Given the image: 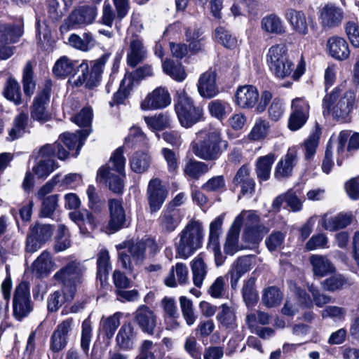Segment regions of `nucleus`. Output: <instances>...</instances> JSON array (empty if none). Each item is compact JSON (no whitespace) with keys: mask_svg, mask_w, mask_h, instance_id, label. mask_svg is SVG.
I'll use <instances>...</instances> for the list:
<instances>
[{"mask_svg":"<svg viewBox=\"0 0 359 359\" xmlns=\"http://www.w3.org/2000/svg\"><path fill=\"white\" fill-rule=\"evenodd\" d=\"M342 85L335 87L323 99L324 116H331L333 119L344 121L356 107L355 94L351 90L343 92Z\"/></svg>","mask_w":359,"mask_h":359,"instance_id":"f257e3e1","label":"nucleus"},{"mask_svg":"<svg viewBox=\"0 0 359 359\" xmlns=\"http://www.w3.org/2000/svg\"><path fill=\"white\" fill-rule=\"evenodd\" d=\"M126 158L123 149L120 147L111 154L109 162L99 169L97 180L103 182L115 194H122L124 184Z\"/></svg>","mask_w":359,"mask_h":359,"instance_id":"f03ea898","label":"nucleus"},{"mask_svg":"<svg viewBox=\"0 0 359 359\" xmlns=\"http://www.w3.org/2000/svg\"><path fill=\"white\" fill-rule=\"evenodd\" d=\"M204 231L202 223L191 220L178 234L176 257L187 259L202 247Z\"/></svg>","mask_w":359,"mask_h":359,"instance_id":"7ed1b4c3","label":"nucleus"},{"mask_svg":"<svg viewBox=\"0 0 359 359\" xmlns=\"http://www.w3.org/2000/svg\"><path fill=\"white\" fill-rule=\"evenodd\" d=\"M229 143L222 138L218 129L209 130L198 142L192 144L193 153L205 161H215L228 148Z\"/></svg>","mask_w":359,"mask_h":359,"instance_id":"20e7f679","label":"nucleus"},{"mask_svg":"<svg viewBox=\"0 0 359 359\" xmlns=\"http://www.w3.org/2000/svg\"><path fill=\"white\" fill-rule=\"evenodd\" d=\"M86 267L78 260L67 263L57 271L53 278L62 285V288L70 292L69 298L74 299L77 287L82 284Z\"/></svg>","mask_w":359,"mask_h":359,"instance_id":"39448f33","label":"nucleus"},{"mask_svg":"<svg viewBox=\"0 0 359 359\" xmlns=\"http://www.w3.org/2000/svg\"><path fill=\"white\" fill-rule=\"evenodd\" d=\"M111 56V53H104L95 60L90 61V69L87 62L83 61L78 65V75L74 79L73 85L79 87L85 84L86 88L91 89L99 85L102 79V74L104 66Z\"/></svg>","mask_w":359,"mask_h":359,"instance_id":"423d86ee","label":"nucleus"},{"mask_svg":"<svg viewBox=\"0 0 359 359\" xmlns=\"http://www.w3.org/2000/svg\"><path fill=\"white\" fill-rule=\"evenodd\" d=\"M259 94L257 89L252 85L239 86L235 93V103L241 109H250L256 107L257 113L265 111L272 99V94L269 90L262 93L259 102Z\"/></svg>","mask_w":359,"mask_h":359,"instance_id":"0eeeda50","label":"nucleus"},{"mask_svg":"<svg viewBox=\"0 0 359 359\" xmlns=\"http://www.w3.org/2000/svg\"><path fill=\"white\" fill-rule=\"evenodd\" d=\"M175 109L180 124L184 128L191 127L203 116V109L196 106L184 90L177 92Z\"/></svg>","mask_w":359,"mask_h":359,"instance_id":"6e6552de","label":"nucleus"},{"mask_svg":"<svg viewBox=\"0 0 359 359\" xmlns=\"http://www.w3.org/2000/svg\"><path fill=\"white\" fill-rule=\"evenodd\" d=\"M266 61L270 70L279 79L289 76L293 69V62L287 55V49L283 44L272 46L268 51Z\"/></svg>","mask_w":359,"mask_h":359,"instance_id":"1a4fd4ad","label":"nucleus"},{"mask_svg":"<svg viewBox=\"0 0 359 359\" xmlns=\"http://www.w3.org/2000/svg\"><path fill=\"white\" fill-rule=\"evenodd\" d=\"M34 309L31 300L29 283L25 281L15 287L13 299V312L15 318L21 321L28 316Z\"/></svg>","mask_w":359,"mask_h":359,"instance_id":"9d476101","label":"nucleus"},{"mask_svg":"<svg viewBox=\"0 0 359 359\" xmlns=\"http://www.w3.org/2000/svg\"><path fill=\"white\" fill-rule=\"evenodd\" d=\"M97 14V9L95 6H80L72 11L60 29H79L90 25L95 21Z\"/></svg>","mask_w":359,"mask_h":359,"instance_id":"9b49d317","label":"nucleus"},{"mask_svg":"<svg viewBox=\"0 0 359 359\" xmlns=\"http://www.w3.org/2000/svg\"><path fill=\"white\" fill-rule=\"evenodd\" d=\"M115 10L107 1L102 6V17L100 22L108 27H111L114 22L120 23L125 18L130 8V0H112Z\"/></svg>","mask_w":359,"mask_h":359,"instance_id":"f8f14e48","label":"nucleus"},{"mask_svg":"<svg viewBox=\"0 0 359 359\" xmlns=\"http://www.w3.org/2000/svg\"><path fill=\"white\" fill-rule=\"evenodd\" d=\"M22 34L20 27L0 22V60H7L14 54L15 47L11 44L16 43Z\"/></svg>","mask_w":359,"mask_h":359,"instance_id":"ddd939ff","label":"nucleus"},{"mask_svg":"<svg viewBox=\"0 0 359 359\" xmlns=\"http://www.w3.org/2000/svg\"><path fill=\"white\" fill-rule=\"evenodd\" d=\"M241 214H243V219L245 217L243 241L252 244L259 243L263 238L265 227L259 224V216L253 211L242 212Z\"/></svg>","mask_w":359,"mask_h":359,"instance_id":"4468645a","label":"nucleus"},{"mask_svg":"<svg viewBox=\"0 0 359 359\" xmlns=\"http://www.w3.org/2000/svg\"><path fill=\"white\" fill-rule=\"evenodd\" d=\"M168 194L166 187L158 178L151 179L147 189V198L151 213L158 212L165 201Z\"/></svg>","mask_w":359,"mask_h":359,"instance_id":"2eb2a0df","label":"nucleus"},{"mask_svg":"<svg viewBox=\"0 0 359 359\" xmlns=\"http://www.w3.org/2000/svg\"><path fill=\"white\" fill-rule=\"evenodd\" d=\"M133 321L144 333L153 335L157 325V316L149 306L141 305L133 313Z\"/></svg>","mask_w":359,"mask_h":359,"instance_id":"dca6fc26","label":"nucleus"},{"mask_svg":"<svg viewBox=\"0 0 359 359\" xmlns=\"http://www.w3.org/2000/svg\"><path fill=\"white\" fill-rule=\"evenodd\" d=\"M344 17L343 9L334 4L328 3L320 10L319 20L321 26L325 29L339 26Z\"/></svg>","mask_w":359,"mask_h":359,"instance_id":"f3484780","label":"nucleus"},{"mask_svg":"<svg viewBox=\"0 0 359 359\" xmlns=\"http://www.w3.org/2000/svg\"><path fill=\"white\" fill-rule=\"evenodd\" d=\"M73 319L62 320L56 327L50 337V349L54 353L63 350L67 343L68 337L72 330Z\"/></svg>","mask_w":359,"mask_h":359,"instance_id":"a211bd4d","label":"nucleus"},{"mask_svg":"<svg viewBox=\"0 0 359 359\" xmlns=\"http://www.w3.org/2000/svg\"><path fill=\"white\" fill-rule=\"evenodd\" d=\"M171 102V97L168 90L158 87L148 94L141 103L142 109H159L168 107Z\"/></svg>","mask_w":359,"mask_h":359,"instance_id":"6ab92c4d","label":"nucleus"},{"mask_svg":"<svg viewBox=\"0 0 359 359\" xmlns=\"http://www.w3.org/2000/svg\"><path fill=\"white\" fill-rule=\"evenodd\" d=\"M109 221L108 227L113 231H117L128 226V221L122 202L117 199L109 201Z\"/></svg>","mask_w":359,"mask_h":359,"instance_id":"aec40b11","label":"nucleus"},{"mask_svg":"<svg viewBox=\"0 0 359 359\" xmlns=\"http://www.w3.org/2000/svg\"><path fill=\"white\" fill-rule=\"evenodd\" d=\"M243 222V214H240L236 217L229 228L224 244V250L226 255H233L243 249L239 245V235Z\"/></svg>","mask_w":359,"mask_h":359,"instance_id":"412c9836","label":"nucleus"},{"mask_svg":"<svg viewBox=\"0 0 359 359\" xmlns=\"http://www.w3.org/2000/svg\"><path fill=\"white\" fill-rule=\"evenodd\" d=\"M250 168L247 165H242L236 172L232 183L241 188L242 196H252L255 191V182L250 175Z\"/></svg>","mask_w":359,"mask_h":359,"instance_id":"4be33fe9","label":"nucleus"},{"mask_svg":"<svg viewBox=\"0 0 359 359\" xmlns=\"http://www.w3.org/2000/svg\"><path fill=\"white\" fill-rule=\"evenodd\" d=\"M137 331L130 322L124 323L116 337V346L123 351L134 348L137 341Z\"/></svg>","mask_w":359,"mask_h":359,"instance_id":"5701e85b","label":"nucleus"},{"mask_svg":"<svg viewBox=\"0 0 359 359\" xmlns=\"http://www.w3.org/2000/svg\"><path fill=\"white\" fill-rule=\"evenodd\" d=\"M148 248L154 252L158 250L156 243L149 238L142 239L137 242H128L126 245V250L136 264H141L145 259L146 250Z\"/></svg>","mask_w":359,"mask_h":359,"instance_id":"b1692460","label":"nucleus"},{"mask_svg":"<svg viewBox=\"0 0 359 359\" xmlns=\"http://www.w3.org/2000/svg\"><path fill=\"white\" fill-rule=\"evenodd\" d=\"M297 161V151L294 149H289L287 154L281 158L276 166L274 171L275 178L278 180H281L290 177Z\"/></svg>","mask_w":359,"mask_h":359,"instance_id":"393cba45","label":"nucleus"},{"mask_svg":"<svg viewBox=\"0 0 359 359\" xmlns=\"http://www.w3.org/2000/svg\"><path fill=\"white\" fill-rule=\"evenodd\" d=\"M182 216L180 209L165 208L161 213L158 223L160 230L163 233L173 232L181 223Z\"/></svg>","mask_w":359,"mask_h":359,"instance_id":"a878e982","label":"nucleus"},{"mask_svg":"<svg viewBox=\"0 0 359 359\" xmlns=\"http://www.w3.org/2000/svg\"><path fill=\"white\" fill-rule=\"evenodd\" d=\"M147 50L142 39L136 36L130 39L127 53L128 66L133 68L137 67L147 59Z\"/></svg>","mask_w":359,"mask_h":359,"instance_id":"bb28decb","label":"nucleus"},{"mask_svg":"<svg viewBox=\"0 0 359 359\" xmlns=\"http://www.w3.org/2000/svg\"><path fill=\"white\" fill-rule=\"evenodd\" d=\"M217 74L213 71H207L199 78L197 87L199 94L205 98H212L219 93L216 84Z\"/></svg>","mask_w":359,"mask_h":359,"instance_id":"cd10ccee","label":"nucleus"},{"mask_svg":"<svg viewBox=\"0 0 359 359\" xmlns=\"http://www.w3.org/2000/svg\"><path fill=\"white\" fill-rule=\"evenodd\" d=\"M252 259V256H241L238 257L231 264L228 274L231 277V286L232 289L236 288L240 278L251 269Z\"/></svg>","mask_w":359,"mask_h":359,"instance_id":"c85d7f7f","label":"nucleus"},{"mask_svg":"<svg viewBox=\"0 0 359 359\" xmlns=\"http://www.w3.org/2000/svg\"><path fill=\"white\" fill-rule=\"evenodd\" d=\"M285 18L290 25L292 29L297 34L305 36L309 33L306 17L302 11L289 8L285 10Z\"/></svg>","mask_w":359,"mask_h":359,"instance_id":"c756f323","label":"nucleus"},{"mask_svg":"<svg viewBox=\"0 0 359 359\" xmlns=\"http://www.w3.org/2000/svg\"><path fill=\"white\" fill-rule=\"evenodd\" d=\"M48 102L49 95L45 90L35 97L31 108V117L32 119L41 123L50 120V114L46 109Z\"/></svg>","mask_w":359,"mask_h":359,"instance_id":"7c9ffc66","label":"nucleus"},{"mask_svg":"<svg viewBox=\"0 0 359 359\" xmlns=\"http://www.w3.org/2000/svg\"><path fill=\"white\" fill-rule=\"evenodd\" d=\"M69 216L79 226L80 232L83 235L89 234L96 226L94 216L87 210L71 212Z\"/></svg>","mask_w":359,"mask_h":359,"instance_id":"2f4dec72","label":"nucleus"},{"mask_svg":"<svg viewBox=\"0 0 359 359\" xmlns=\"http://www.w3.org/2000/svg\"><path fill=\"white\" fill-rule=\"evenodd\" d=\"M327 46L329 54L336 60H344L350 55L348 45L344 38L332 36L328 39Z\"/></svg>","mask_w":359,"mask_h":359,"instance_id":"473e14b6","label":"nucleus"},{"mask_svg":"<svg viewBox=\"0 0 359 359\" xmlns=\"http://www.w3.org/2000/svg\"><path fill=\"white\" fill-rule=\"evenodd\" d=\"M184 35L185 40L189 43L187 46L191 53L196 54L203 50L205 39L201 28L187 27L185 29Z\"/></svg>","mask_w":359,"mask_h":359,"instance_id":"72a5a7b5","label":"nucleus"},{"mask_svg":"<svg viewBox=\"0 0 359 359\" xmlns=\"http://www.w3.org/2000/svg\"><path fill=\"white\" fill-rule=\"evenodd\" d=\"M89 133L88 129L78 130L76 133H65L60 136L58 141L62 142L69 150L76 149V155H78L79 151L81 149Z\"/></svg>","mask_w":359,"mask_h":359,"instance_id":"f704fd0d","label":"nucleus"},{"mask_svg":"<svg viewBox=\"0 0 359 359\" xmlns=\"http://www.w3.org/2000/svg\"><path fill=\"white\" fill-rule=\"evenodd\" d=\"M187 281L188 268L182 263H177L175 266H172L164 279L165 285L170 287H176L177 283L184 285Z\"/></svg>","mask_w":359,"mask_h":359,"instance_id":"c9c22d12","label":"nucleus"},{"mask_svg":"<svg viewBox=\"0 0 359 359\" xmlns=\"http://www.w3.org/2000/svg\"><path fill=\"white\" fill-rule=\"evenodd\" d=\"M353 215L351 212H340L330 218H323V227L328 231H334L344 229L351 224Z\"/></svg>","mask_w":359,"mask_h":359,"instance_id":"e433bc0d","label":"nucleus"},{"mask_svg":"<svg viewBox=\"0 0 359 359\" xmlns=\"http://www.w3.org/2000/svg\"><path fill=\"white\" fill-rule=\"evenodd\" d=\"M261 27L269 34L277 35L283 34L286 29L283 20L275 13L264 16L261 20Z\"/></svg>","mask_w":359,"mask_h":359,"instance_id":"4c0bfd02","label":"nucleus"},{"mask_svg":"<svg viewBox=\"0 0 359 359\" xmlns=\"http://www.w3.org/2000/svg\"><path fill=\"white\" fill-rule=\"evenodd\" d=\"M72 0H47V13L52 21L60 20L72 5Z\"/></svg>","mask_w":359,"mask_h":359,"instance_id":"58836bf2","label":"nucleus"},{"mask_svg":"<svg viewBox=\"0 0 359 359\" xmlns=\"http://www.w3.org/2000/svg\"><path fill=\"white\" fill-rule=\"evenodd\" d=\"M57 156L60 160H64L69 156V151L65 149L59 141L53 144H46L42 146L38 151V158L48 159Z\"/></svg>","mask_w":359,"mask_h":359,"instance_id":"ea45409f","label":"nucleus"},{"mask_svg":"<svg viewBox=\"0 0 359 359\" xmlns=\"http://www.w3.org/2000/svg\"><path fill=\"white\" fill-rule=\"evenodd\" d=\"M53 262L50 252L43 251L32 264V272L39 278L47 276L52 271Z\"/></svg>","mask_w":359,"mask_h":359,"instance_id":"a19ab883","label":"nucleus"},{"mask_svg":"<svg viewBox=\"0 0 359 359\" xmlns=\"http://www.w3.org/2000/svg\"><path fill=\"white\" fill-rule=\"evenodd\" d=\"M111 269L109 251L102 249L97 255V279L100 281L101 285L107 282Z\"/></svg>","mask_w":359,"mask_h":359,"instance_id":"79ce46f5","label":"nucleus"},{"mask_svg":"<svg viewBox=\"0 0 359 359\" xmlns=\"http://www.w3.org/2000/svg\"><path fill=\"white\" fill-rule=\"evenodd\" d=\"M163 72L177 82H182L187 76L184 67L181 62L166 59L162 63Z\"/></svg>","mask_w":359,"mask_h":359,"instance_id":"37998d69","label":"nucleus"},{"mask_svg":"<svg viewBox=\"0 0 359 359\" xmlns=\"http://www.w3.org/2000/svg\"><path fill=\"white\" fill-rule=\"evenodd\" d=\"M193 282L196 287H201L208 273V266L201 253L191 263Z\"/></svg>","mask_w":359,"mask_h":359,"instance_id":"c03bdc74","label":"nucleus"},{"mask_svg":"<svg viewBox=\"0 0 359 359\" xmlns=\"http://www.w3.org/2000/svg\"><path fill=\"white\" fill-rule=\"evenodd\" d=\"M309 261L315 276L323 277L334 271L333 264L326 257L313 255L310 257Z\"/></svg>","mask_w":359,"mask_h":359,"instance_id":"a18cd8bd","label":"nucleus"},{"mask_svg":"<svg viewBox=\"0 0 359 359\" xmlns=\"http://www.w3.org/2000/svg\"><path fill=\"white\" fill-rule=\"evenodd\" d=\"M276 160L273 154L259 157L256 162V174L259 181H266L269 179L273 163Z\"/></svg>","mask_w":359,"mask_h":359,"instance_id":"49530a36","label":"nucleus"},{"mask_svg":"<svg viewBox=\"0 0 359 359\" xmlns=\"http://www.w3.org/2000/svg\"><path fill=\"white\" fill-rule=\"evenodd\" d=\"M69 44L81 51H88L96 44V41L90 32H84L82 36L76 34H72L69 37Z\"/></svg>","mask_w":359,"mask_h":359,"instance_id":"de8ad7c7","label":"nucleus"},{"mask_svg":"<svg viewBox=\"0 0 359 359\" xmlns=\"http://www.w3.org/2000/svg\"><path fill=\"white\" fill-rule=\"evenodd\" d=\"M151 162V156L144 151L135 152L129 160L131 170L139 174L147 171L150 167Z\"/></svg>","mask_w":359,"mask_h":359,"instance_id":"09e8293b","label":"nucleus"},{"mask_svg":"<svg viewBox=\"0 0 359 359\" xmlns=\"http://www.w3.org/2000/svg\"><path fill=\"white\" fill-rule=\"evenodd\" d=\"M255 283L256 278L251 276L244 281L242 287L243 299L248 307L254 306L259 299L258 292L255 289Z\"/></svg>","mask_w":359,"mask_h":359,"instance_id":"8fccbe9b","label":"nucleus"},{"mask_svg":"<svg viewBox=\"0 0 359 359\" xmlns=\"http://www.w3.org/2000/svg\"><path fill=\"white\" fill-rule=\"evenodd\" d=\"M283 294L276 286H269L262 291V303L267 308L276 307L281 303Z\"/></svg>","mask_w":359,"mask_h":359,"instance_id":"3c124183","label":"nucleus"},{"mask_svg":"<svg viewBox=\"0 0 359 359\" xmlns=\"http://www.w3.org/2000/svg\"><path fill=\"white\" fill-rule=\"evenodd\" d=\"M4 95L9 101L19 105L22 103V93L19 83L13 77H9L4 86Z\"/></svg>","mask_w":359,"mask_h":359,"instance_id":"603ef678","label":"nucleus"},{"mask_svg":"<svg viewBox=\"0 0 359 359\" xmlns=\"http://www.w3.org/2000/svg\"><path fill=\"white\" fill-rule=\"evenodd\" d=\"M209 170L210 168L205 163L189 159L185 163L183 171L185 175L194 180H198L201 176L207 173Z\"/></svg>","mask_w":359,"mask_h":359,"instance_id":"864d4df0","label":"nucleus"},{"mask_svg":"<svg viewBox=\"0 0 359 359\" xmlns=\"http://www.w3.org/2000/svg\"><path fill=\"white\" fill-rule=\"evenodd\" d=\"M208 110L212 116L222 121L231 112V104L223 100H214L209 102Z\"/></svg>","mask_w":359,"mask_h":359,"instance_id":"5fc2aeb1","label":"nucleus"},{"mask_svg":"<svg viewBox=\"0 0 359 359\" xmlns=\"http://www.w3.org/2000/svg\"><path fill=\"white\" fill-rule=\"evenodd\" d=\"M69 292L57 290L50 294L47 300V308L49 312H56L65 302H70L73 299L69 298Z\"/></svg>","mask_w":359,"mask_h":359,"instance_id":"6e6d98bb","label":"nucleus"},{"mask_svg":"<svg viewBox=\"0 0 359 359\" xmlns=\"http://www.w3.org/2000/svg\"><path fill=\"white\" fill-rule=\"evenodd\" d=\"M76 67H78L76 61L72 60L67 56H62L55 62L53 72L58 77H65L69 75Z\"/></svg>","mask_w":359,"mask_h":359,"instance_id":"4d7b16f0","label":"nucleus"},{"mask_svg":"<svg viewBox=\"0 0 359 359\" xmlns=\"http://www.w3.org/2000/svg\"><path fill=\"white\" fill-rule=\"evenodd\" d=\"M22 86L24 94L30 97L34 93L36 83L34 80V72L31 62H28L23 69Z\"/></svg>","mask_w":359,"mask_h":359,"instance_id":"13d9d810","label":"nucleus"},{"mask_svg":"<svg viewBox=\"0 0 359 359\" xmlns=\"http://www.w3.org/2000/svg\"><path fill=\"white\" fill-rule=\"evenodd\" d=\"M58 167L54 159H40L32 170L38 178L46 179Z\"/></svg>","mask_w":359,"mask_h":359,"instance_id":"bf43d9fd","label":"nucleus"},{"mask_svg":"<svg viewBox=\"0 0 359 359\" xmlns=\"http://www.w3.org/2000/svg\"><path fill=\"white\" fill-rule=\"evenodd\" d=\"M54 226L36 222L30 227V233L43 243L49 241L54 231Z\"/></svg>","mask_w":359,"mask_h":359,"instance_id":"052dcab7","label":"nucleus"},{"mask_svg":"<svg viewBox=\"0 0 359 359\" xmlns=\"http://www.w3.org/2000/svg\"><path fill=\"white\" fill-rule=\"evenodd\" d=\"M28 115L25 113L18 114L14 120V126L9 131V140H14L23 135L28 123Z\"/></svg>","mask_w":359,"mask_h":359,"instance_id":"680f3d73","label":"nucleus"},{"mask_svg":"<svg viewBox=\"0 0 359 359\" xmlns=\"http://www.w3.org/2000/svg\"><path fill=\"white\" fill-rule=\"evenodd\" d=\"M71 245L69 234L67 228L64 224H60L55 237L54 250L59 252L69 248Z\"/></svg>","mask_w":359,"mask_h":359,"instance_id":"e2e57ef3","label":"nucleus"},{"mask_svg":"<svg viewBox=\"0 0 359 359\" xmlns=\"http://www.w3.org/2000/svg\"><path fill=\"white\" fill-rule=\"evenodd\" d=\"M147 126L152 130H163L170 124V118L167 114H159L153 116H144Z\"/></svg>","mask_w":359,"mask_h":359,"instance_id":"0e129e2a","label":"nucleus"},{"mask_svg":"<svg viewBox=\"0 0 359 359\" xmlns=\"http://www.w3.org/2000/svg\"><path fill=\"white\" fill-rule=\"evenodd\" d=\"M217 319L226 328H234L236 326L235 313L226 304L221 306V311L217 315Z\"/></svg>","mask_w":359,"mask_h":359,"instance_id":"69168bd1","label":"nucleus"},{"mask_svg":"<svg viewBox=\"0 0 359 359\" xmlns=\"http://www.w3.org/2000/svg\"><path fill=\"white\" fill-rule=\"evenodd\" d=\"M321 135V130L317 126L314 132L304 142L305 158L311 159L316 151L318 145L320 137Z\"/></svg>","mask_w":359,"mask_h":359,"instance_id":"338daca9","label":"nucleus"},{"mask_svg":"<svg viewBox=\"0 0 359 359\" xmlns=\"http://www.w3.org/2000/svg\"><path fill=\"white\" fill-rule=\"evenodd\" d=\"M132 86L130 79L123 78L120 83L119 89L114 94L112 100L109 102V105L114 107L123 103Z\"/></svg>","mask_w":359,"mask_h":359,"instance_id":"774afa93","label":"nucleus"}]
</instances>
